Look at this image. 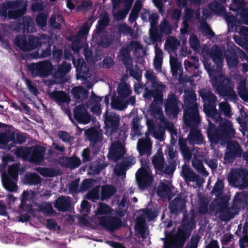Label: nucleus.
<instances>
[{
  "mask_svg": "<svg viewBox=\"0 0 248 248\" xmlns=\"http://www.w3.org/2000/svg\"><path fill=\"white\" fill-rule=\"evenodd\" d=\"M195 215H183L181 224L174 234L170 233L164 241L162 248H183L196 227Z\"/></svg>",
  "mask_w": 248,
  "mask_h": 248,
  "instance_id": "nucleus-1",
  "label": "nucleus"
},
{
  "mask_svg": "<svg viewBox=\"0 0 248 248\" xmlns=\"http://www.w3.org/2000/svg\"><path fill=\"white\" fill-rule=\"evenodd\" d=\"M15 44L23 51H29L45 46L46 47L42 50L40 57L46 58L51 55L52 42L50 38L45 42H43L39 37L34 35H30L28 39L25 36L19 35L15 38Z\"/></svg>",
  "mask_w": 248,
  "mask_h": 248,
  "instance_id": "nucleus-2",
  "label": "nucleus"
},
{
  "mask_svg": "<svg viewBox=\"0 0 248 248\" xmlns=\"http://www.w3.org/2000/svg\"><path fill=\"white\" fill-rule=\"evenodd\" d=\"M27 10V3L25 0H16L0 5V16L9 19H17L23 16Z\"/></svg>",
  "mask_w": 248,
  "mask_h": 248,
  "instance_id": "nucleus-3",
  "label": "nucleus"
},
{
  "mask_svg": "<svg viewBox=\"0 0 248 248\" xmlns=\"http://www.w3.org/2000/svg\"><path fill=\"white\" fill-rule=\"evenodd\" d=\"M212 86L220 96L229 100H235L237 95L233 90V85L230 78L223 75L215 77L212 79Z\"/></svg>",
  "mask_w": 248,
  "mask_h": 248,
  "instance_id": "nucleus-4",
  "label": "nucleus"
},
{
  "mask_svg": "<svg viewBox=\"0 0 248 248\" xmlns=\"http://www.w3.org/2000/svg\"><path fill=\"white\" fill-rule=\"evenodd\" d=\"M201 96L205 102L203 105V110L207 117L217 122L220 114L216 109L217 97L210 91L201 93Z\"/></svg>",
  "mask_w": 248,
  "mask_h": 248,
  "instance_id": "nucleus-5",
  "label": "nucleus"
},
{
  "mask_svg": "<svg viewBox=\"0 0 248 248\" xmlns=\"http://www.w3.org/2000/svg\"><path fill=\"white\" fill-rule=\"evenodd\" d=\"M28 68L33 78H46L52 75L53 65L49 61H43L31 63Z\"/></svg>",
  "mask_w": 248,
  "mask_h": 248,
  "instance_id": "nucleus-6",
  "label": "nucleus"
},
{
  "mask_svg": "<svg viewBox=\"0 0 248 248\" xmlns=\"http://www.w3.org/2000/svg\"><path fill=\"white\" fill-rule=\"evenodd\" d=\"M140 155V160L142 167L147 165L148 158L152 154V145L149 138L139 139L137 146Z\"/></svg>",
  "mask_w": 248,
  "mask_h": 248,
  "instance_id": "nucleus-7",
  "label": "nucleus"
},
{
  "mask_svg": "<svg viewBox=\"0 0 248 248\" xmlns=\"http://www.w3.org/2000/svg\"><path fill=\"white\" fill-rule=\"evenodd\" d=\"M18 152L26 156L31 162L38 164L44 160L46 148L41 146H32L26 150H19Z\"/></svg>",
  "mask_w": 248,
  "mask_h": 248,
  "instance_id": "nucleus-8",
  "label": "nucleus"
},
{
  "mask_svg": "<svg viewBox=\"0 0 248 248\" xmlns=\"http://www.w3.org/2000/svg\"><path fill=\"white\" fill-rule=\"evenodd\" d=\"M230 183L236 186L246 187L248 186V171L245 169H233L228 178Z\"/></svg>",
  "mask_w": 248,
  "mask_h": 248,
  "instance_id": "nucleus-9",
  "label": "nucleus"
},
{
  "mask_svg": "<svg viewBox=\"0 0 248 248\" xmlns=\"http://www.w3.org/2000/svg\"><path fill=\"white\" fill-rule=\"evenodd\" d=\"M105 128L107 131L113 133L118 131L120 124V116L114 112H109L108 109L103 114Z\"/></svg>",
  "mask_w": 248,
  "mask_h": 248,
  "instance_id": "nucleus-10",
  "label": "nucleus"
},
{
  "mask_svg": "<svg viewBox=\"0 0 248 248\" xmlns=\"http://www.w3.org/2000/svg\"><path fill=\"white\" fill-rule=\"evenodd\" d=\"M180 100L175 94H169L164 104L166 114L169 117H177L180 111Z\"/></svg>",
  "mask_w": 248,
  "mask_h": 248,
  "instance_id": "nucleus-11",
  "label": "nucleus"
},
{
  "mask_svg": "<svg viewBox=\"0 0 248 248\" xmlns=\"http://www.w3.org/2000/svg\"><path fill=\"white\" fill-rule=\"evenodd\" d=\"M184 193H180L170 202L168 208L170 214L177 216L186 209V196Z\"/></svg>",
  "mask_w": 248,
  "mask_h": 248,
  "instance_id": "nucleus-12",
  "label": "nucleus"
},
{
  "mask_svg": "<svg viewBox=\"0 0 248 248\" xmlns=\"http://www.w3.org/2000/svg\"><path fill=\"white\" fill-rule=\"evenodd\" d=\"M146 167L140 168L136 173V180L140 189H145L150 187L153 182V177L146 169Z\"/></svg>",
  "mask_w": 248,
  "mask_h": 248,
  "instance_id": "nucleus-13",
  "label": "nucleus"
},
{
  "mask_svg": "<svg viewBox=\"0 0 248 248\" xmlns=\"http://www.w3.org/2000/svg\"><path fill=\"white\" fill-rule=\"evenodd\" d=\"M99 223L100 226L107 230L113 232L122 226L121 218L113 216H102L98 217Z\"/></svg>",
  "mask_w": 248,
  "mask_h": 248,
  "instance_id": "nucleus-14",
  "label": "nucleus"
},
{
  "mask_svg": "<svg viewBox=\"0 0 248 248\" xmlns=\"http://www.w3.org/2000/svg\"><path fill=\"white\" fill-rule=\"evenodd\" d=\"M183 120L187 127L198 126L201 121L198 108L184 110Z\"/></svg>",
  "mask_w": 248,
  "mask_h": 248,
  "instance_id": "nucleus-15",
  "label": "nucleus"
},
{
  "mask_svg": "<svg viewBox=\"0 0 248 248\" xmlns=\"http://www.w3.org/2000/svg\"><path fill=\"white\" fill-rule=\"evenodd\" d=\"M218 121H219V130L222 139L229 140L234 137L235 131L232 123L226 119H223L220 116V118H217V122Z\"/></svg>",
  "mask_w": 248,
  "mask_h": 248,
  "instance_id": "nucleus-16",
  "label": "nucleus"
},
{
  "mask_svg": "<svg viewBox=\"0 0 248 248\" xmlns=\"http://www.w3.org/2000/svg\"><path fill=\"white\" fill-rule=\"evenodd\" d=\"M243 151L238 142L232 140L229 142L227 145V152L225 154V159H234L243 156Z\"/></svg>",
  "mask_w": 248,
  "mask_h": 248,
  "instance_id": "nucleus-17",
  "label": "nucleus"
},
{
  "mask_svg": "<svg viewBox=\"0 0 248 248\" xmlns=\"http://www.w3.org/2000/svg\"><path fill=\"white\" fill-rule=\"evenodd\" d=\"M158 17V15L156 13H152L149 16V22L151 26L149 30L150 37L154 43L161 41L162 37L157 27Z\"/></svg>",
  "mask_w": 248,
  "mask_h": 248,
  "instance_id": "nucleus-18",
  "label": "nucleus"
},
{
  "mask_svg": "<svg viewBox=\"0 0 248 248\" xmlns=\"http://www.w3.org/2000/svg\"><path fill=\"white\" fill-rule=\"evenodd\" d=\"M74 118L79 124H87L91 121V116L83 104L75 107L74 109Z\"/></svg>",
  "mask_w": 248,
  "mask_h": 248,
  "instance_id": "nucleus-19",
  "label": "nucleus"
},
{
  "mask_svg": "<svg viewBox=\"0 0 248 248\" xmlns=\"http://www.w3.org/2000/svg\"><path fill=\"white\" fill-rule=\"evenodd\" d=\"M125 153V150L119 141L113 142L108 152V157L117 162L120 160Z\"/></svg>",
  "mask_w": 248,
  "mask_h": 248,
  "instance_id": "nucleus-20",
  "label": "nucleus"
},
{
  "mask_svg": "<svg viewBox=\"0 0 248 248\" xmlns=\"http://www.w3.org/2000/svg\"><path fill=\"white\" fill-rule=\"evenodd\" d=\"M135 163V158L129 156L123 158L122 161L114 169L115 174L119 176L125 175L126 171Z\"/></svg>",
  "mask_w": 248,
  "mask_h": 248,
  "instance_id": "nucleus-21",
  "label": "nucleus"
},
{
  "mask_svg": "<svg viewBox=\"0 0 248 248\" xmlns=\"http://www.w3.org/2000/svg\"><path fill=\"white\" fill-rule=\"evenodd\" d=\"M93 34V38L96 39V43L103 48H108L110 46L114 40L113 37L108 33V31H103L99 36H94Z\"/></svg>",
  "mask_w": 248,
  "mask_h": 248,
  "instance_id": "nucleus-22",
  "label": "nucleus"
},
{
  "mask_svg": "<svg viewBox=\"0 0 248 248\" xmlns=\"http://www.w3.org/2000/svg\"><path fill=\"white\" fill-rule=\"evenodd\" d=\"M34 24L32 18L30 16H23L16 24V27L22 30L23 33L33 32L34 31Z\"/></svg>",
  "mask_w": 248,
  "mask_h": 248,
  "instance_id": "nucleus-23",
  "label": "nucleus"
},
{
  "mask_svg": "<svg viewBox=\"0 0 248 248\" xmlns=\"http://www.w3.org/2000/svg\"><path fill=\"white\" fill-rule=\"evenodd\" d=\"M76 68L77 78L85 80L89 72V68L83 59H78L77 62H74Z\"/></svg>",
  "mask_w": 248,
  "mask_h": 248,
  "instance_id": "nucleus-24",
  "label": "nucleus"
},
{
  "mask_svg": "<svg viewBox=\"0 0 248 248\" xmlns=\"http://www.w3.org/2000/svg\"><path fill=\"white\" fill-rule=\"evenodd\" d=\"M207 135L211 143L215 144H217L222 139L219 130L217 129L215 125L211 121L209 122Z\"/></svg>",
  "mask_w": 248,
  "mask_h": 248,
  "instance_id": "nucleus-25",
  "label": "nucleus"
},
{
  "mask_svg": "<svg viewBox=\"0 0 248 248\" xmlns=\"http://www.w3.org/2000/svg\"><path fill=\"white\" fill-rule=\"evenodd\" d=\"M119 61L123 62L126 68L132 67L133 59L130 54V50L127 47H122L118 56Z\"/></svg>",
  "mask_w": 248,
  "mask_h": 248,
  "instance_id": "nucleus-26",
  "label": "nucleus"
},
{
  "mask_svg": "<svg viewBox=\"0 0 248 248\" xmlns=\"http://www.w3.org/2000/svg\"><path fill=\"white\" fill-rule=\"evenodd\" d=\"M110 21V19L107 13L101 14L94 31V36H99L101 32H103L105 29L108 26Z\"/></svg>",
  "mask_w": 248,
  "mask_h": 248,
  "instance_id": "nucleus-27",
  "label": "nucleus"
},
{
  "mask_svg": "<svg viewBox=\"0 0 248 248\" xmlns=\"http://www.w3.org/2000/svg\"><path fill=\"white\" fill-rule=\"evenodd\" d=\"M210 56L216 67L221 68L223 65L222 51L217 45H214L210 52Z\"/></svg>",
  "mask_w": 248,
  "mask_h": 248,
  "instance_id": "nucleus-28",
  "label": "nucleus"
},
{
  "mask_svg": "<svg viewBox=\"0 0 248 248\" xmlns=\"http://www.w3.org/2000/svg\"><path fill=\"white\" fill-rule=\"evenodd\" d=\"M49 97L58 104L68 103L70 100L68 95L62 91H53L49 93Z\"/></svg>",
  "mask_w": 248,
  "mask_h": 248,
  "instance_id": "nucleus-29",
  "label": "nucleus"
},
{
  "mask_svg": "<svg viewBox=\"0 0 248 248\" xmlns=\"http://www.w3.org/2000/svg\"><path fill=\"white\" fill-rule=\"evenodd\" d=\"M197 127H189V133L187 136L189 143L191 144H200L203 143V138L201 131Z\"/></svg>",
  "mask_w": 248,
  "mask_h": 248,
  "instance_id": "nucleus-30",
  "label": "nucleus"
},
{
  "mask_svg": "<svg viewBox=\"0 0 248 248\" xmlns=\"http://www.w3.org/2000/svg\"><path fill=\"white\" fill-rule=\"evenodd\" d=\"M240 209L236 206L233 207V204L231 207H227L224 210L220 213L219 217L222 220H229L234 218L235 215L239 214Z\"/></svg>",
  "mask_w": 248,
  "mask_h": 248,
  "instance_id": "nucleus-31",
  "label": "nucleus"
},
{
  "mask_svg": "<svg viewBox=\"0 0 248 248\" xmlns=\"http://www.w3.org/2000/svg\"><path fill=\"white\" fill-rule=\"evenodd\" d=\"M229 198L225 196L219 197L215 204L212 203L210 205L209 209L211 212L216 211L217 213H220L228 206Z\"/></svg>",
  "mask_w": 248,
  "mask_h": 248,
  "instance_id": "nucleus-32",
  "label": "nucleus"
},
{
  "mask_svg": "<svg viewBox=\"0 0 248 248\" xmlns=\"http://www.w3.org/2000/svg\"><path fill=\"white\" fill-rule=\"evenodd\" d=\"M196 95L194 92H190L187 95H185L183 106L184 110L198 108V105L196 103Z\"/></svg>",
  "mask_w": 248,
  "mask_h": 248,
  "instance_id": "nucleus-33",
  "label": "nucleus"
},
{
  "mask_svg": "<svg viewBox=\"0 0 248 248\" xmlns=\"http://www.w3.org/2000/svg\"><path fill=\"white\" fill-rule=\"evenodd\" d=\"M71 65L66 62H63L58 65L57 70L53 74V77L56 79H62L64 78L71 70Z\"/></svg>",
  "mask_w": 248,
  "mask_h": 248,
  "instance_id": "nucleus-34",
  "label": "nucleus"
},
{
  "mask_svg": "<svg viewBox=\"0 0 248 248\" xmlns=\"http://www.w3.org/2000/svg\"><path fill=\"white\" fill-rule=\"evenodd\" d=\"M16 132L9 128L0 133V144H6L10 141L15 142Z\"/></svg>",
  "mask_w": 248,
  "mask_h": 248,
  "instance_id": "nucleus-35",
  "label": "nucleus"
},
{
  "mask_svg": "<svg viewBox=\"0 0 248 248\" xmlns=\"http://www.w3.org/2000/svg\"><path fill=\"white\" fill-rule=\"evenodd\" d=\"M42 182V178L35 172H27L24 176V183L29 186H36Z\"/></svg>",
  "mask_w": 248,
  "mask_h": 248,
  "instance_id": "nucleus-36",
  "label": "nucleus"
},
{
  "mask_svg": "<svg viewBox=\"0 0 248 248\" xmlns=\"http://www.w3.org/2000/svg\"><path fill=\"white\" fill-rule=\"evenodd\" d=\"M85 134L89 141L93 144L101 142V134L94 127H91L86 130Z\"/></svg>",
  "mask_w": 248,
  "mask_h": 248,
  "instance_id": "nucleus-37",
  "label": "nucleus"
},
{
  "mask_svg": "<svg viewBox=\"0 0 248 248\" xmlns=\"http://www.w3.org/2000/svg\"><path fill=\"white\" fill-rule=\"evenodd\" d=\"M117 191L116 187L111 185H106L102 187L101 200L104 201L111 197Z\"/></svg>",
  "mask_w": 248,
  "mask_h": 248,
  "instance_id": "nucleus-38",
  "label": "nucleus"
},
{
  "mask_svg": "<svg viewBox=\"0 0 248 248\" xmlns=\"http://www.w3.org/2000/svg\"><path fill=\"white\" fill-rule=\"evenodd\" d=\"M71 202L65 196L59 198L56 201L54 206L60 212L68 211L70 207Z\"/></svg>",
  "mask_w": 248,
  "mask_h": 248,
  "instance_id": "nucleus-39",
  "label": "nucleus"
},
{
  "mask_svg": "<svg viewBox=\"0 0 248 248\" xmlns=\"http://www.w3.org/2000/svg\"><path fill=\"white\" fill-rule=\"evenodd\" d=\"M182 175L186 181L194 182L198 178V175L186 164L182 166Z\"/></svg>",
  "mask_w": 248,
  "mask_h": 248,
  "instance_id": "nucleus-40",
  "label": "nucleus"
},
{
  "mask_svg": "<svg viewBox=\"0 0 248 248\" xmlns=\"http://www.w3.org/2000/svg\"><path fill=\"white\" fill-rule=\"evenodd\" d=\"M248 196L243 192H237L236 193L233 199L232 204L233 207L236 206L240 210L246 205L247 202Z\"/></svg>",
  "mask_w": 248,
  "mask_h": 248,
  "instance_id": "nucleus-41",
  "label": "nucleus"
},
{
  "mask_svg": "<svg viewBox=\"0 0 248 248\" xmlns=\"http://www.w3.org/2000/svg\"><path fill=\"white\" fill-rule=\"evenodd\" d=\"M7 174H3L2 182L4 187L7 190L11 192L16 191L17 189V185Z\"/></svg>",
  "mask_w": 248,
  "mask_h": 248,
  "instance_id": "nucleus-42",
  "label": "nucleus"
},
{
  "mask_svg": "<svg viewBox=\"0 0 248 248\" xmlns=\"http://www.w3.org/2000/svg\"><path fill=\"white\" fill-rule=\"evenodd\" d=\"M117 92L120 97L124 99L127 98L132 93L129 85L125 82L119 84Z\"/></svg>",
  "mask_w": 248,
  "mask_h": 248,
  "instance_id": "nucleus-43",
  "label": "nucleus"
},
{
  "mask_svg": "<svg viewBox=\"0 0 248 248\" xmlns=\"http://www.w3.org/2000/svg\"><path fill=\"white\" fill-rule=\"evenodd\" d=\"M72 93L75 97L79 99L81 97L86 98L88 95V91L81 86H77L73 88Z\"/></svg>",
  "mask_w": 248,
  "mask_h": 248,
  "instance_id": "nucleus-44",
  "label": "nucleus"
},
{
  "mask_svg": "<svg viewBox=\"0 0 248 248\" xmlns=\"http://www.w3.org/2000/svg\"><path fill=\"white\" fill-rule=\"evenodd\" d=\"M30 193L28 191L24 190L21 194V202L20 205V208L23 210H26L29 211L31 210V206L29 204H26V202L29 200Z\"/></svg>",
  "mask_w": 248,
  "mask_h": 248,
  "instance_id": "nucleus-45",
  "label": "nucleus"
},
{
  "mask_svg": "<svg viewBox=\"0 0 248 248\" xmlns=\"http://www.w3.org/2000/svg\"><path fill=\"white\" fill-rule=\"evenodd\" d=\"M107 166L108 164L107 163L96 161L92 163L90 169L93 171V174H98Z\"/></svg>",
  "mask_w": 248,
  "mask_h": 248,
  "instance_id": "nucleus-46",
  "label": "nucleus"
},
{
  "mask_svg": "<svg viewBox=\"0 0 248 248\" xmlns=\"http://www.w3.org/2000/svg\"><path fill=\"white\" fill-rule=\"evenodd\" d=\"M19 170V165L16 163L10 166L8 169V176L14 180L18 178V172Z\"/></svg>",
  "mask_w": 248,
  "mask_h": 248,
  "instance_id": "nucleus-47",
  "label": "nucleus"
},
{
  "mask_svg": "<svg viewBox=\"0 0 248 248\" xmlns=\"http://www.w3.org/2000/svg\"><path fill=\"white\" fill-rule=\"evenodd\" d=\"M160 32L167 35L171 33L172 27L169 22L164 19L159 25Z\"/></svg>",
  "mask_w": 248,
  "mask_h": 248,
  "instance_id": "nucleus-48",
  "label": "nucleus"
},
{
  "mask_svg": "<svg viewBox=\"0 0 248 248\" xmlns=\"http://www.w3.org/2000/svg\"><path fill=\"white\" fill-rule=\"evenodd\" d=\"M170 191L171 189L168 185L161 183L158 187L157 194L160 197H166Z\"/></svg>",
  "mask_w": 248,
  "mask_h": 248,
  "instance_id": "nucleus-49",
  "label": "nucleus"
},
{
  "mask_svg": "<svg viewBox=\"0 0 248 248\" xmlns=\"http://www.w3.org/2000/svg\"><path fill=\"white\" fill-rule=\"evenodd\" d=\"M79 180L77 179L72 181L68 185V193L74 195L81 192L79 188Z\"/></svg>",
  "mask_w": 248,
  "mask_h": 248,
  "instance_id": "nucleus-50",
  "label": "nucleus"
},
{
  "mask_svg": "<svg viewBox=\"0 0 248 248\" xmlns=\"http://www.w3.org/2000/svg\"><path fill=\"white\" fill-rule=\"evenodd\" d=\"M111 208L107 204L103 202H99L96 211V215H103L110 214L111 213Z\"/></svg>",
  "mask_w": 248,
  "mask_h": 248,
  "instance_id": "nucleus-51",
  "label": "nucleus"
},
{
  "mask_svg": "<svg viewBox=\"0 0 248 248\" xmlns=\"http://www.w3.org/2000/svg\"><path fill=\"white\" fill-rule=\"evenodd\" d=\"M85 198L92 202H94L95 200H98L99 198V188L95 187L89 191L85 195Z\"/></svg>",
  "mask_w": 248,
  "mask_h": 248,
  "instance_id": "nucleus-52",
  "label": "nucleus"
},
{
  "mask_svg": "<svg viewBox=\"0 0 248 248\" xmlns=\"http://www.w3.org/2000/svg\"><path fill=\"white\" fill-rule=\"evenodd\" d=\"M226 60L228 66L232 68L236 67L239 62L238 56L235 53L227 55Z\"/></svg>",
  "mask_w": 248,
  "mask_h": 248,
  "instance_id": "nucleus-53",
  "label": "nucleus"
},
{
  "mask_svg": "<svg viewBox=\"0 0 248 248\" xmlns=\"http://www.w3.org/2000/svg\"><path fill=\"white\" fill-rule=\"evenodd\" d=\"M192 165L195 169L203 175H207L209 173L206 170L202 162L199 160H195L193 161Z\"/></svg>",
  "mask_w": 248,
  "mask_h": 248,
  "instance_id": "nucleus-54",
  "label": "nucleus"
},
{
  "mask_svg": "<svg viewBox=\"0 0 248 248\" xmlns=\"http://www.w3.org/2000/svg\"><path fill=\"white\" fill-rule=\"evenodd\" d=\"M39 210L44 214L51 215L54 214L55 211L51 204L46 202L39 206Z\"/></svg>",
  "mask_w": 248,
  "mask_h": 248,
  "instance_id": "nucleus-55",
  "label": "nucleus"
},
{
  "mask_svg": "<svg viewBox=\"0 0 248 248\" xmlns=\"http://www.w3.org/2000/svg\"><path fill=\"white\" fill-rule=\"evenodd\" d=\"M203 62L204 68L207 71V72L210 76L214 74L217 72V70L215 69V66L214 65H212L211 61L209 59H204Z\"/></svg>",
  "mask_w": 248,
  "mask_h": 248,
  "instance_id": "nucleus-56",
  "label": "nucleus"
},
{
  "mask_svg": "<svg viewBox=\"0 0 248 248\" xmlns=\"http://www.w3.org/2000/svg\"><path fill=\"white\" fill-rule=\"evenodd\" d=\"M47 15L44 13L38 14L36 17V21L37 25L42 28L45 27L46 25Z\"/></svg>",
  "mask_w": 248,
  "mask_h": 248,
  "instance_id": "nucleus-57",
  "label": "nucleus"
},
{
  "mask_svg": "<svg viewBox=\"0 0 248 248\" xmlns=\"http://www.w3.org/2000/svg\"><path fill=\"white\" fill-rule=\"evenodd\" d=\"M93 180L91 179H84L79 187V191L81 192L86 191L93 186Z\"/></svg>",
  "mask_w": 248,
  "mask_h": 248,
  "instance_id": "nucleus-58",
  "label": "nucleus"
},
{
  "mask_svg": "<svg viewBox=\"0 0 248 248\" xmlns=\"http://www.w3.org/2000/svg\"><path fill=\"white\" fill-rule=\"evenodd\" d=\"M238 93L242 99L248 101V87H246L245 83L240 84L238 88Z\"/></svg>",
  "mask_w": 248,
  "mask_h": 248,
  "instance_id": "nucleus-59",
  "label": "nucleus"
},
{
  "mask_svg": "<svg viewBox=\"0 0 248 248\" xmlns=\"http://www.w3.org/2000/svg\"><path fill=\"white\" fill-rule=\"evenodd\" d=\"M111 107L112 108L122 110L126 108V103L125 101H123L119 99H114L113 98L111 101Z\"/></svg>",
  "mask_w": 248,
  "mask_h": 248,
  "instance_id": "nucleus-60",
  "label": "nucleus"
},
{
  "mask_svg": "<svg viewBox=\"0 0 248 248\" xmlns=\"http://www.w3.org/2000/svg\"><path fill=\"white\" fill-rule=\"evenodd\" d=\"M201 29L202 33L205 35H209L211 37H214L215 35V32L210 28L206 21L201 24Z\"/></svg>",
  "mask_w": 248,
  "mask_h": 248,
  "instance_id": "nucleus-61",
  "label": "nucleus"
},
{
  "mask_svg": "<svg viewBox=\"0 0 248 248\" xmlns=\"http://www.w3.org/2000/svg\"><path fill=\"white\" fill-rule=\"evenodd\" d=\"M67 163L71 168L78 167L81 164L80 159L76 156H72L67 159Z\"/></svg>",
  "mask_w": 248,
  "mask_h": 248,
  "instance_id": "nucleus-62",
  "label": "nucleus"
},
{
  "mask_svg": "<svg viewBox=\"0 0 248 248\" xmlns=\"http://www.w3.org/2000/svg\"><path fill=\"white\" fill-rule=\"evenodd\" d=\"M25 83L30 93L35 95H37L39 93V91L37 89L36 85L31 80L28 78H26Z\"/></svg>",
  "mask_w": 248,
  "mask_h": 248,
  "instance_id": "nucleus-63",
  "label": "nucleus"
},
{
  "mask_svg": "<svg viewBox=\"0 0 248 248\" xmlns=\"http://www.w3.org/2000/svg\"><path fill=\"white\" fill-rule=\"evenodd\" d=\"M189 42L190 47L194 50H197L200 47V41L197 36L194 34L190 36Z\"/></svg>",
  "mask_w": 248,
  "mask_h": 248,
  "instance_id": "nucleus-64",
  "label": "nucleus"
}]
</instances>
